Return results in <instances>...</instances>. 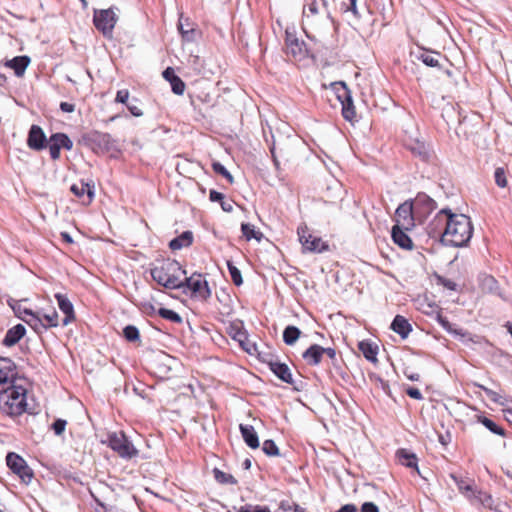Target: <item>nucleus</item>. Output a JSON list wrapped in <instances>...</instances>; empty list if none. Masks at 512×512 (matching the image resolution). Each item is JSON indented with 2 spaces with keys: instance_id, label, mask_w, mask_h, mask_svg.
Returning a JSON list of instances; mask_svg holds the SVG:
<instances>
[{
  "instance_id": "nucleus-54",
  "label": "nucleus",
  "mask_w": 512,
  "mask_h": 512,
  "mask_svg": "<svg viewBox=\"0 0 512 512\" xmlns=\"http://www.w3.org/2000/svg\"><path fill=\"white\" fill-rule=\"evenodd\" d=\"M292 507H294V512H304V509L300 508L298 505L289 500L282 501L280 504V509H282L284 512H289Z\"/></svg>"
},
{
  "instance_id": "nucleus-55",
  "label": "nucleus",
  "mask_w": 512,
  "mask_h": 512,
  "mask_svg": "<svg viewBox=\"0 0 512 512\" xmlns=\"http://www.w3.org/2000/svg\"><path fill=\"white\" fill-rule=\"evenodd\" d=\"M47 147L49 148L50 157L52 160H58L60 158V148L59 146H56V144L49 142L47 144Z\"/></svg>"
},
{
  "instance_id": "nucleus-4",
  "label": "nucleus",
  "mask_w": 512,
  "mask_h": 512,
  "mask_svg": "<svg viewBox=\"0 0 512 512\" xmlns=\"http://www.w3.org/2000/svg\"><path fill=\"white\" fill-rule=\"evenodd\" d=\"M450 477L455 482L459 491L467 497L477 508L493 509V499L490 494L477 490L473 480L465 479L461 476L451 474Z\"/></svg>"
},
{
  "instance_id": "nucleus-52",
  "label": "nucleus",
  "mask_w": 512,
  "mask_h": 512,
  "mask_svg": "<svg viewBox=\"0 0 512 512\" xmlns=\"http://www.w3.org/2000/svg\"><path fill=\"white\" fill-rule=\"evenodd\" d=\"M234 339H236L241 347L248 353H251V349L248 347V338H247V334L245 332H242V331H238L235 336H234Z\"/></svg>"
},
{
  "instance_id": "nucleus-29",
  "label": "nucleus",
  "mask_w": 512,
  "mask_h": 512,
  "mask_svg": "<svg viewBox=\"0 0 512 512\" xmlns=\"http://www.w3.org/2000/svg\"><path fill=\"white\" fill-rule=\"evenodd\" d=\"M358 349L363 354V356L370 362H377V354H378V346L374 345L369 341H360L358 344Z\"/></svg>"
},
{
  "instance_id": "nucleus-64",
  "label": "nucleus",
  "mask_w": 512,
  "mask_h": 512,
  "mask_svg": "<svg viewBox=\"0 0 512 512\" xmlns=\"http://www.w3.org/2000/svg\"><path fill=\"white\" fill-rule=\"evenodd\" d=\"M220 206L224 212H232L233 211V201L225 200V198L220 202Z\"/></svg>"
},
{
  "instance_id": "nucleus-27",
  "label": "nucleus",
  "mask_w": 512,
  "mask_h": 512,
  "mask_svg": "<svg viewBox=\"0 0 512 512\" xmlns=\"http://www.w3.org/2000/svg\"><path fill=\"white\" fill-rule=\"evenodd\" d=\"M193 243V233L191 231H184L178 237H175L169 242L171 250H180L184 247H189Z\"/></svg>"
},
{
  "instance_id": "nucleus-8",
  "label": "nucleus",
  "mask_w": 512,
  "mask_h": 512,
  "mask_svg": "<svg viewBox=\"0 0 512 512\" xmlns=\"http://www.w3.org/2000/svg\"><path fill=\"white\" fill-rule=\"evenodd\" d=\"M184 287H187L192 296L201 300H207L211 296V290L208 286V282L202 274L193 273L190 277H185Z\"/></svg>"
},
{
  "instance_id": "nucleus-45",
  "label": "nucleus",
  "mask_w": 512,
  "mask_h": 512,
  "mask_svg": "<svg viewBox=\"0 0 512 512\" xmlns=\"http://www.w3.org/2000/svg\"><path fill=\"white\" fill-rule=\"evenodd\" d=\"M480 388L484 391V393L486 394V396L491 400L493 401L494 403L498 404V405H505L506 403V399L505 397H503L502 395H500L499 393H497L496 391L492 390V389H489L485 386H480Z\"/></svg>"
},
{
  "instance_id": "nucleus-36",
  "label": "nucleus",
  "mask_w": 512,
  "mask_h": 512,
  "mask_svg": "<svg viewBox=\"0 0 512 512\" xmlns=\"http://www.w3.org/2000/svg\"><path fill=\"white\" fill-rule=\"evenodd\" d=\"M301 335V330L293 325H288L283 331V341L286 345L292 346Z\"/></svg>"
},
{
  "instance_id": "nucleus-30",
  "label": "nucleus",
  "mask_w": 512,
  "mask_h": 512,
  "mask_svg": "<svg viewBox=\"0 0 512 512\" xmlns=\"http://www.w3.org/2000/svg\"><path fill=\"white\" fill-rule=\"evenodd\" d=\"M480 286L484 292L495 294V295H498L500 298H503V295L500 292V289L498 286V282L493 276H490V275L483 276L481 278Z\"/></svg>"
},
{
  "instance_id": "nucleus-10",
  "label": "nucleus",
  "mask_w": 512,
  "mask_h": 512,
  "mask_svg": "<svg viewBox=\"0 0 512 512\" xmlns=\"http://www.w3.org/2000/svg\"><path fill=\"white\" fill-rule=\"evenodd\" d=\"M417 215L411 202H404L399 205L395 212L396 224L393 227H400L411 230L415 226Z\"/></svg>"
},
{
  "instance_id": "nucleus-61",
  "label": "nucleus",
  "mask_w": 512,
  "mask_h": 512,
  "mask_svg": "<svg viewBox=\"0 0 512 512\" xmlns=\"http://www.w3.org/2000/svg\"><path fill=\"white\" fill-rule=\"evenodd\" d=\"M225 198L224 194L216 191V190H210L209 193V199L211 202H221Z\"/></svg>"
},
{
  "instance_id": "nucleus-11",
  "label": "nucleus",
  "mask_w": 512,
  "mask_h": 512,
  "mask_svg": "<svg viewBox=\"0 0 512 512\" xmlns=\"http://www.w3.org/2000/svg\"><path fill=\"white\" fill-rule=\"evenodd\" d=\"M448 215H450V209L444 208L441 209L433 218V220L428 224L426 230L430 237L439 238L443 243V233L446 229V224L448 223Z\"/></svg>"
},
{
  "instance_id": "nucleus-58",
  "label": "nucleus",
  "mask_w": 512,
  "mask_h": 512,
  "mask_svg": "<svg viewBox=\"0 0 512 512\" xmlns=\"http://www.w3.org/2000/svg\"><path fill=\"white\" fill-rule=\"evenodd\" d=\"M438 282L449 290H452V291L456 290L457 284L450 279H447L444 277H438Z\"/></svg>"
},
{
  "instance_id": "nucleus-26",
  "label": "nucleus",
  "mask_w": 512,
  "mask_h": 512,
  "mask_svg": "<svg viewBox=\"0 0 512 512\" xmlns=\"http://www.w3.org/2000/svg\"><path fill=\"white\" fill-rule=\"evenodd\" d=\"M239 429L246 445L251 449H257L260 444L254 427L252 425L240 424Z\"/></svg>"
},
{
  "instance_id": "nucleus-40",
  "label": "nucleus",
  "mask_w": 512,
  "mask_h": 512,
  "mask_svg": "<svg viewBox=\"0 0 512 512\" xmlns=\"http://www.w3.org/2000/svg\"><path fill=\"white\" fill-rule=\"evenodd\" d=\"M241 231L247 241H250L253 238L260 241L263 236L261 232L256 231L254 226L249 223H242Z\"/></svg>"
},
{
  "instance_id": "nucleus-24",
  "label": "nucleus",
  "mask_w": 512,
  "mask_h": 512,
  "mask_svg": "<svg viewBox=\"0 0 512 512\" xmlns=\"http://www.w3.org/2000/svg\"><path fill=\"white\" fill-rule=\"evenodd\" d=\"M396 458L398 459V462L401 465L408 467L410 469H414L418 472V474H420L418 469V458L416 454L410 452L407 449L402 448L396 451Z\"/></svg>"
},
{
  "instance_id": "nucleus-31",
  "label": "nucleus",
  "mask_w": 512,
  "mask_h": 512,
  "mask_svg": "<svg viewBox=\"0 0 512 512\" xmlns=\"http://www.w3.org/2000/svg\"><path fill=\"white\" fill-rule=\"evenodd\" d=\"M70 190L79 198L87 194V203H90L94 197L93 186H90L88 183L80 182L79 184H73Z\"/></svg>"
},
{
  "instance_id": "nucleus-41",
  "label": "nucleus",
  "mask_w": 512,
  "mask_h": 512,
  "mask_svg": "<svg viewBox=\"0 0 512 512\" xmlns=\"http://www.w3.org/2000/svg\"><path fill=\"white\" fill-rule=\"evenodd\" d=\"M157 313L160 317L163 319H166L168 321H171L173 323H182L183 319L182 317L175 311L167 308H159L157 310Z\"/></svg>"
},
{
  "instance_id": "nucleus-53",
  "label": "nucleus",
  "mask_w": 512,
  "mask_h": 512,
  "mask_svg": "<svg viewBox=\"0 0 512 512\" xmlns=\"http://www.w3.org/2000/svg\"><path fill=\"white\" fill-rule=\"evenodd\" d=\"M67 425V421L64 419H56L52 424V429L55 435L60 436L64 431Z\"/></svg>"
},
{
  "instance_id": "nucleus-21",
  "label": "nucleus",
  "mask_w": 512,
  "mask_h": 512,
  "mask_svg": "<svg viewBox=\"0 0 512 512\" xmlns=\"http://www.w3.org/2000/svg\"><path fill=\"white\" fill-rule=\"evenodd\" d=\"M26 333V328L22 324H17L10 328L2 341V344L6 347H12L17 344Z\"/></svg>"
},
{
  "instance_id": "nucleus-62",
  "label": "nucleus",
  "mask_w": 512,
  "mask_h": 512,
  "mask_svg": "<svg viewBox=\"0 0 512 512\" xmlns=\"http://www.w3.org/2000/svg\"><path fill=\"white\" fill-rule=\"evenodd\" d=\"M127 108L129 112L135 117H141L143 115V111L134 104H127Z\"/></svg>"
},
{
  "instance_id": "nucleus-3",
  "label": "nucleus",
  "mask_w": 512,
  "mask_h": 512,
  "mask_svg": "<svg viewBox=\"0 0 512 512\" xmlns=\"http://www.w3.org/2000/svg\"><path fill=\"white\" fill-rule=\"evenodd\" d=\"M150 273L154 281L167 289H180L184 287L181 276L186 275V271L182 269L180 263L176 260H163L160 265L153 267Z\"/></svg>"
},
{
  "instance_id": "nucleus-56",
  "label": "nucleus",
  "mask_w": 512,
  "mask_h": 512,
  "mask_svg": "<svg viewBox=\"0 0 512 512\" xmlns=\"http://www.w3.org/2000/svg\"><path fill=\"white\" fill-rule=\"evenodd\" d=\"M307 37L316 42V43H319L321 45L322 48L328 50L332 47V43H330V41H328L327 39H325L323 36H322V39H317L315 35H310V34H307Z\"/></svg>"
},
{
  "instance_id": "nucleus-22",
  "label": "nucleus",
  "mask_w": 512,
  "mask_h": 512,
  "mask_svg": "<svg viewBox=\"0 0 512 512\" xmlns=\"http://www.w3.org/2000/svg\"><path fill=\"white\" fill-rule=\"evenodd\" d=\"M390 328L402 339H406L412 331L409 321L402 315H396L390 325Z\"/></svg>"
},
{
  "instance_id": "nucleus-47",
  "label": "nucleus",
  "mask_w": 512,
  "mask_h": 512,
  "mask_svg": "<svg viewBox=\"0 0 512 512\" xmlns=\"http://www.w3.org/2000/svg\"><path fill=\"white\" fill-rule=\"evenodd\" d=\"M43 322L46 321V328L57 327L59 325V316L56 310H52L51 313L41 314Z\"/></svg>"
},
{
  "instance_id": "nucleus-60",
  "label": "nucleus",
  "mask_w": 512,
  "mask_h": 512,
  "mask_svg": "<svg viewBox=\"0 0 512 512\" xmlns=\"http://www.w3.org/2000/svg\"><path fill=\"white\" fill-rule=\"evenodd\" d=\"M360 512H379V509L373 502H364L361 506Z\"/></svg>"
},
{
  "instance_id": "nucleus-34",
  "label": "nucleus",
  "mask_w": 512,
  "mask_h": 512,
  "mask_svg": "<svg viewBox=\"0 0 512 512\" xmlns=\"http://www.w3.org/2000/svg\"><path fill=\"white\" fill-rule=\"evenodd\" d=\"M49 142L56 144L60 149L71 150L73 148V141L65 133H54L50 136Z\"/></svg>"
},
{
  "instance_id": "nucleus-17",
  "label": "nucleus",
  "mask_w": 512,
  "mask_h": 512,
  "mask_svg": "<svg viewBox=\"0 0 512 512\" xmlns=\"http://www.w3.org/2000/svg\"><path fill=\"white\" fill-rule=\"evenodd\" d=\"M55 299L57 300L59 309L64 313L65 317L62 320V325L67 326L75 320V312L72 302L65 294L56 293Z\"/></svg>"
},
{
  "instance_id": "nucleus-7",
  "label": "nucleus",
  "mask_w": 512,
  "mask_h": 512,
  "mask_svg": "<svg viewBox=\"0 0 512 512\" xmlns=\"http://www.w3.org/2000/svg\"><path fill=\"white\" fill-rule=\"evenodd\" d=\"M117 20L118 16L113 8L96 10L94 12V25L106 37H110L112 35Z\"/></svg>"
},
{
  "instance_id": "nucleus-37",
  "label": "nucleus",
  "mask_w": 512,
  "mask_h": 512,
  "mask_svg": "<svg viewBox=\"0 0 512 512\" xmlns=\"http://www.w3.org/2000/svg\"><path fill=\"white\" fill-rule=\"evenodd\" d=\"M408 149L413 155L419 157L423 161H427L429 159V150L424 142L416 141L409 145Z\"/></svg>"
},
{
  "instance_id": "nucleus-49",
  "label": "nucleus",
  "mask_w": 512,
  "mask_h": 512,
  "mask_svg": "<svg viewBox=\"0 0 512 512\" xmlns=\"http://www.w3.org/2000/svg\"><path fill=\"white\" fill-rule=\"evenodd\" d=\"M494 177H495V182L499 187L504 188L507 186V179H506V173H505L504 168H502V167L496 168Z\"/></svg>"
},
{
  "instance_id": "nucleus-6",
  "label": "nucleus",
  "mask_w": 512,
  "mask_h": 512,
  "mask_svg": "<svg viewBox=\"0 0 512 512\" xmlns=\"http://www.w3.org/2000/svg\"><path fill=\"white\" fill-rule=\"evenodd\" d=\"M337 99L342 106V116L345 120L353 122L356 118V109L351 96V91L344 82L335 83Z\"/></svg>"
},
{
  "instance_id": "nucleus-2",
  "label": "nucleus",
  "mask_w": 512,
  "mask_h": 512,
  "mask_svg": "<svg viewBox=\"0 0 512 512\" xmlns=\"http://www.w3.org/2000/svg\"><path fill=\"white\" fill-rule=\"evenodd\" d=\"M27 391L14 383L0 389V411L9 416H19L24 412L33 414L34 411L26 402Z\"/></svg>"
},
{
  "instance_id": "nucleus-9",
  "label": "nucleus",
  "mask_w": 512,
  "mask_h": 512,
  "mask_svg": "<svg viewBox=\"0 0 512 512\" xmlns=\"http://www.w3.org/2000/svg\"><path fill=\"white\" fill-rule=\"evenodd\" d=\"M6 463L9 469L15 473L20 479L28 484L33 478V471L27 465L26 461L14 452H9L6 456Z\"/></svg>"
},
{
  "instance_id": "nucleus-5",
  "label": "nucleus",
  "mask_w": 512,
  "mask_h": 512,
  "mask_svg": "<svg viewBox=\"0 0 512 512\" xmlns=\"http://www.w3.org/2000/svg\"><path fill=\"white\" fill-rule=\"evenodd\" d=\"M108 446L124 459H131L138 455V450L123 432L109 434Z\"/></svg>"
},
{
  "instance_id": "nucleus-12",
  "label": "nucleus",
  "mask_w": 512,
  "mask_h": 512,
  "mask_svg": "<svg viewBox=\"0 0 512 512\" xmlns=\"http://www.w3.org/2000/svg\"><path fill=\"white\" fill-rule=\"evenodd\" d=\"M285 46L286 53L295 59L301 60L306 56L307 49L304 41H300L295 33L288 29L285 31Z\"/></svg>"
},
{
  "instance_id": "nucleus-39",
  "label": "nucleus",
  "mask_w": 512,
  "mask_h": 512,
  "mask_svg": "<svg viewBox=\"0 0 512 512\" xmlns=\"http://www.w3.org/2000/svg\"><path fill=\"white\" fill-rule=\"evenodd\" d=\"M213 474H214L215 480L220 484H230V485L237 484V480L235 479V477L233 475H231L229 473H225L218 468L213 469Z\"/></svg>"
},
{
  "instance_id": "nucleus-57",
  "label": "nucleus",
  "mask_w": 512,
  "mask_h": 512,
  "mask_svg": "<svg viewBox=\"0 0 512 512\" xmlns=\"http://www.w3.org/2000/svg\"><path fill=\"white\" fill-rule=\"evenodd\" d=\"M129 98V91L127 89L119 90L115 97L116 103L126 104Z\"/></svg>"
},
{
  "instance_id": "nucleus-19",
  "label": "nucleus",
  "mask_w": 512,
  "mask_h": 512,
  "mask_svg": "<svg viewBox=\"0 0 512 512\" xmlns=\"http://www.w3.org/2000/svg\"><path fill=\"white\" fill-rule=\"evenodd\" d=\"M323 351L324 347L312 344L302 353V358L309 366H317L322 361Z\"/></svg>"
},
{
  "instance_id": "nucleus-20",
  "label": "nucleus",
  "mask_w": 512,
  "mask_h": 512,
  "mask_svg": "<svg viewBox=\"0 0 512 512\" xmlns=\"http://www.w3.org/2000/svg\"><path fill=\"white\" fill-rule=\"evenodd\" d=\"M162 75L163 78L170 83L172 92L174 94L182 95L184 93L186 85L183 80L175 74V71L172 67H167L163 71Z\"/></svg>"
},
{
  "instance_id": "nucleus-44",
  "label": "nucleus",
  "mask_w": 512,
  "mask_h": 512,
  "mask_svg": "<svg viewBox=\"0 0 512 512\" xmlns=\"http://www.w3.org/2000/svg\"><path fill=\"white\" fill-rule=\"evenodd\" d=\"M123 336L128 342H136L140 338V333L136 326L127 325L123 329Z\"/></svg>"
},
{
  "instance_id": "nucleus-23",
  "label": "nucleus",
  "mask_w": 512,
  "mask_h": 512,
  "mask_svg": "<svg viewBox=\"0 0 512 512\" xmlns=\"http://www.w3.org/2000/svg\"><path fill=\"white\" fill-rule=\"evenodd\" d=\"M406 229L400 227H392L391 236L396 245L402 249L411 250L413 248V242L407 235Z\"/></svg>"
},
{
  "instance_id": "nucleus-43",
  "label": "nucleus",
  "mask_w": 512,
  "mask_h": 512,
  "mask_svg": "<svg viewBox=\"0 0 512 512\" xmlns=\"http://www.w3.org/2000/svg\"><path fill=\"white\" fill-rule=\"evenodd\" d=\"M227 268L234 285L240 286L243 284L241 271L233 264L231 260H227Z\"/></svg>"
},
{
  "instance_id": "nucleus-63",
  "label": "nucleus",
  "mask_w": 512,
  "mask_h": 512,
  "mask_svg": "<svg viewBox=\"0 0 512 512\" xmlns=\"http://www.w3.org/2000/svg\"><path fill=\"white\" fill-rule=\"evenodd\" d=\"M60 109L65 113H72L75 111V105L68 102H61Z\"/></svg>"
},
{
  "instance_id": "nucleus-33",
  "label": "nucleus",
  "mask_w": 512,
  "mask_h": 512,
  "mask_svg": "<svg viewBox=\"0 0 512 512\" xmlns=\"http://www.w3.org/2000/svg\"><path fill=\"white\" fill-rule=\"evenodd\" d=\"M178 29L185 40H194L195 29L193 27V24L189 22V18H184L181 15L178 22Z\"/></svg>"
},
{
  "instance_id": "nucleus-50",
  "label": "nucleus",
  "mask_w": 512,
  "mask_h": 512,
  "mask_svg": "<svg viewBox=\"0 0 512 512\" xmlns=\"http://www.w3.org/2000/svg\"><path fill=\"white\" fill-rule=\"evenodd\" d=\"M436 319L438 323L449 333H458L457 330L453 329V325L444 317L440 312L437 313Z\"/></svg>"
},
{
  "instance_id": "nucleus-51",
  "label": "nucleus",
  "mask_w": 512,
  "mask_h": 512,
  "mask_svg": "<svg viewBox=\"0 0 512 512\" xmlns=\"http://www.w3.org/2000/svg\"><path fill=\"white\" fill-rule=\"evenodd\" d=\"M317 13L318 5L316 0H310V2H307L304 6L303 15L308 18L310 15H316Z\"/></svg>"
},
{
  "instance_id": "nucleus-59",
  "label": "nucleus",
  "mask_w": 512,
  "mask_h": 512,
  "mask_svg": "<svg viewBox=\"0 0 512 512\" xmlns=\"http://www.w3.org/2000/svg\"><path fill=\"white\" fill-rule=\"evenodd\" d=\"M406 393L409 397H411L413 399H416V400L423 399V395H422L421 391L416 387H409L406 390Z\"/></svg>"
},
{
  "instance_id": "nucleus-18",
  "label": "nucleus",
  "mask_w": 512,
  "mask_h": 512,
  "mask_svg": "<svg viewBox=\"0 0 512 512\" xmlns=\"http://www.w3.org/2000/svg\"><path fill=\"white\" fill-rule=\"evenodd\" d=\"M270 370L283 382L293 384V377L290 368L287 364L278 360L270 359L267 362Z\"/></svg>"
},
{
  "instance_id": "nucleus-25",
  "label": "nucleus",
  "mask_w": 512,
  "mask_h": 512,
  "mask_svg": "<svg viewBox=\"0 0 512 512\" xmlns=\"http://www.w3.org/2000/svg\"><path fill=\"white\" fill-rule=\"evenodd\" d=\"M303 249L309 252H323L328 249V245L319 237L309 235L307 238L300 236Z\"/></svg>"
},
{
  "instance_id": "nucleus-46",
  "label": "nucleus",
  "mask_w": 512,
  "mask_h": 512,
  "mask_svg": "<svg viewBox=\"0 0 512 512\" xmlns=\"http://www.w3.org/2000/svg\"><path fill=\"white\" fill-rule=\"evenodd\" d=\"M212 169L215 173L226 178L230 184H232L234 182V178H233L232 174L220 162H213Z\"/></svg>"
},
{
  "instance_id": "nucleus-48",
  "label": "nucleus",
  "mask_w": 512,
  "mask_h": 512,
  "mask_svg": "<svg viewBox=\"0 0 512 512\" xmlns=\"http://www.w3.org/2000/svg\"><path fill=\"white\" fill-rule=\"evenodd\" d=\"M262 451L267 456H278L279 455V449L275 442L271 439L265 440L262 444Z\"/></svg>"
},
{
  "instance_id": "nucleus-42",
  "label": "nucleus",
  "mask_w": 512,
  "mask_h": 512,
  "mask_svg": "<svg viewBox=\"0 0 512 512\" xmlns=\"http://www.w3.org/2000/svg\"><path fill=\"white\" fill-rule=\"evenodd\" d=\"M479 422L482 423L492 433L500 436L505 435V430L502 427L498 426L493 420L485 416H481L479 417Z\"/></svg>"
},
{
  "instance_id": "nucleus-28",
  "label": "nucleus",
  "mask_w": 512,
  "mask_h": 512,
  "mask_svg": "<svg viewBox=\"0 0 512 512\" xmlns=\"http://www.w3.org/2000/svg\"><path fill=\"white\" fill-rule=\"evenodd\" d=\"M30 63V58L26 55L16 56L6 62V66L12 68L17 76H22Z\"/></svg>"
},
{
  "instance_id": "nucleus-32",
  "label": "nucleus",
  "mask_w": 512,
  "mask_h": 512,
  "mask_svg": "<svg viewBox=\"0 0 512 512\" xmlns=\"http://www.w3.org/2000/svg\"><path fill=\"white\" fill-rule=\"evenodd\" d=\"M441 53L423 50L417 55V59L423 62L428 67H440L439 58Z\"/></svg>"
},
{
  "instance_id": "nucleus-1",
  "label": "nucleus",
  "mask_w": 512,
  "mask_h": 512,
  "mask_svg": "<svg viewBox=\"0 0 512 512\" xmlns=\"http://www.w3.org/2000/svg\"><path fill=\"white\" fill-rule=\"evenodd\" d=\"M448 223L443 233V244L453 247L466 246L472 235L473 226L470 218L464 214H455L450 211Z\"/></svg>"
},
{
  "instance_id": "nucleus-16",
  "label": "nucleus",
  "mask_w": 512,
  "mask_h": 512,
  "mask_svg": "<svg viewBox=\"0 0 512 512\" xmlns=\"http://www.w3.org/2000/svg\"><path fill=\"white\" fill-rule=\"evenodd\" d=\"M16 376V365L9 358L0 357V386L14 383Z\"/></svg>"
},
{
  "instance_id": "nucleus-35",
  "label": "nucleus",
  "mask_w": 512,
  "mask_h": 512,
  "mask_svg": "<svg viewBox=\"0 0 512 512\" xmlns=\"http://www.w3.org/2000/svg\"><path fill=\"white\" fill-rule=\"evenodd\" d=\"M24 322L27 323L37 334H42L47 330L40 312H34Z\"/></svg>"
},
{
  "instance_id": "nucleus-14",
  "label": "nucleus",
  "mask_w": 512,
  "mask_h": 512,
  "mask_svg": "<svg viewBox=\"0 0 512 512\" xmlns=\"http://www.w3.org/2000/svg\"><path fill=\"white\" fill-rule=\"evenodd\" d=\"M411 203L419 220L426 218L437 208L436 202L425 193H419Z\"/></svg>"
},
{
  "instance_id": "nucleus-13",
  "label": "nucleus",
  "mask_w": 512,
  "mask_h": 512,
  "mask_svg": "<svg viewBox=\"0 0 512 512\" xmlns=\"http://www.w3.org/2000/svg\"><path fill=\"white\" fill-rule=\"evenodd\" d=\"M296 143L297 141L295 140L279 143L278 146H276L275 142L273 143V145L270 148V152L276 169H279L278 157H281L284 160L289 161L295 156L294 144Z\"/></svg>"
},
{
  "instance_id": "nucleus-38",
  "label": "nucleus",
  "mask_w": 512,
  "mask_h": 512,
  "mask_svg": "<svg viewBox=\"0 0 512 512\" xmlns=\"http://www.w3.org/2000/svg\"><path fill=\"white\" fill-rule=\"evenodd\" d=\"M24 301L25 300L14 301L13 304H10L15 315L23 321H25L27 318H29L34 313L31 309H28L23 306Z\"/></svg>"
},
{
  "instance_id": "nucleus-15",
  "label": "nucleus",
  "mask_w": 512,
  "mask_h": 512,
  "mask_svg": "<svg viewBox=\"0 0 512 512\" xmlns=\"http://www.w3.org/2000/svg\"><path fill=\"white\" fill-rule=\"evenodd\" d=\"M48 140L43 129L38 125H32L28 132L27 145L30 149L41 151L47 147Z\"/></svg>"
}]
</instances>
